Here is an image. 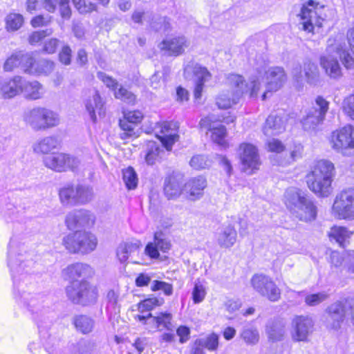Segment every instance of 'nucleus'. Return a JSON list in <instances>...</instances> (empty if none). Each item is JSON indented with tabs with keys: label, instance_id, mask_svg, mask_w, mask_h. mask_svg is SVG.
<instances>
[{
	"label": "nucleus",
	"instance_id": "obj_1",
	"mask_svg": "<svg viewBox=\"0 0 354 354\" xmlns=\"http://www.w3.org/2000/svg\"><path fill=\"white\" fill-rule=\"evenodd\" d=\"M7 264L12 280L15 301L24 308L37 324L41 339H46L51 320L53 301L50 295L36 292L39 278L35 272L32 254L21 239L12 236L8 248Z\"/></svg>",
	"mask_w": 354,
	"mask_h": 354
},
{
	"label": "nucleus",
	"instance_id": "obj_2",
	"mask_svg": "<svg viewBox=\"0 0 354 354\" xmlns=\"http://www.w3.org/2000/svg\"><path fill=\"white\" fill-rule=\"evenodd\" d=\"M328 55H323L320 58V65L326 73L331 78L337 79L342 75V68L336 57L331 53L335 52L344 67L347 69L354 68V58L346 49V45L336 43L335 40L329 39L326 49Z\"/></svg>",
	"mask_w": 354,
	"mask_h": 354
},
{
	"label": "nucleus",
	"instance_id": "obj_3",
	"mask_svg": "<svg viewBox=\"0 0 354 354\" xmlns=\"http://www.w3.org/2000/svg\"><path fill=\"white\" fill-rule=\"evenodd\" d=\"M334 169L333 164L326 160H320L315 165L307 183L309 189L317 196L324 198L331 194Z\"/></svg>",
	"mask_w": 354,
	"mask_h": 354
},
{
	"label": "nucleus",
	"instance_id": "obj_4",
	"mask_svg": "<svg viewBox=\"0 0 354 354\" xmlns=\"http://www.w3.org/2000/svg\"><path fill=\"white\" fill-rule=\"evenodd\" d=\"M286 207L299 220L311 221L317 216V207L313 201L301 189L290 187L285 192Z\"/></svg>",
	"mask_w": 354,
	"mask_h": 354
},
{
	"label": "nucleus",
	"instance_id": "obj_5",
	"mask_svg": "<svg viewBox=\"0 0 354 354\" xmlns=\"http://www.w3.org/2000/svg\"><path fill=\"white\" fill-rule=\"evenodd\" d=\"M226 84L233 89L232 98L228 95L221 94L216 99V104L219 109H229L232 104H236L244 93H249L251 97L257 96V82L252 79V86L249 87L241 75L230 74L226 79ZM260 83L258 82V85Z\"/></svg>",
	"mask_w": 354,
	"mask_h": 354
},
{
	"label": "nucleus",
	"instance_id": "obj_6",
	"mask_svg": "<svg viewBox=\"0 0 354 354\" xmlns=\"http://www.w3.org/2000/svg\"><path fill=\"white\" fill-rule=\"evenodd\" d=\"M62 243L71 253L87 254L96 249L98 240L91 232L76 230L65 236Z\"/></svg>",
	"mask_w": 354,
	"mask_h": 354
},
{
	"label": "nucleus",
	"instance_id": "obj_7",
	"mask_svg": "<svg viewBox=\"0 0 354 354\" xmlns=\"http://www.w3.org/2000/svg\"><path fill=\"white\" fill-rule=\"evenodd\" d=\"M329 109V102L322 96H317L311 106L304 110L300 120L302 129L308 133H315L325 120Z\"/></svg>",
	"mask_w": 354,
	"mask_h": 354
},
{
	"label": "nucleus",
	"instance_id": "obj_8",
	"mask_svg": "<svg viewBox=\"0 0 354 354\" xmlns=\"http://www.w3.org/2000/svg\"><path fill=\"white\" fill-rule=\"evenodd\" d=\"M43 162L47 168L56 172H77L86 166L83 156H74L66 153H54L46 156Z\"/></svg>",
	"mask_w": 354,
	"mask_h": 354
},
{
	"label": "nucleus",
	"instance_id": "obj_9",
	"mask_svg": "<svg viewBox=\"0 0 354 354\" xmlns=\"http://www.w3.org/2000/svg\"><path fill=\"white\" fill-rule=\"evenodd\" d=\"M24 120L35 131H44L59 123V115L46 107L37 106L24 112Z\"/></svg>",
	"mask_w": 354,
	"mask_h": 354
},
{
	"label": "nucleus",
	"instance_id": "obj_10",
	"mask_svg": "<svg viewBox=\"0 0 354 354\" xmlns=\"http://www.w3.org/2000/svg\"><path fill=\"white\" fill-rule=\"evenodd\" d=\"M263 75H266V90L261 95L262 100H265L269 92L277 91L283 86L286 80V76L283 68L281 67H272L268 70H266L265 67L260 68H257V75L251 76L250 78V82L248 83L249 87H251V81L253 78L255 79L257 82H259L260 83V84H257V88L259 87V89L257 90V94L262 87V82L264 80Z\"/></svg>",
	"mask_w": 354,
	"mask_h": 354
},
{
	"label": "nucleus",
	"instance_id": "obj_11",
	"mask_svg": "<svg viewBox=\"0 0 354 354\" xmlns=\"http://www.w3.org/2000/svg\"><path fill=\"white\" fill-rule=\"evenodd\" d=\"M68 299L83 306L94 304L97 299V289L86 280L73 281L66 288Z\"/></svg>",
	"mask_w": 354,
	"mask_h": 354
},
{
	"label": "nucleus",
	"instance_id": "obj_12",
	"mask_svg": "<svg viewBox=\"0 0 354 354\" xmlns=\"http://www.w3.org/2000/svg\"><path fill=\"white\" fill-rule=\"evenodd\" d=\"M61 203L66 206L82 205L88 203L93 197L92 189L88 186L66 184L59 192Z\"/></svg>",
	"mask_w": 354,
	"mask_h": 354
},
{
	"label": "nucleus",
	"instance_id": "obj_13",
	"mask_svg": "<svg viewBox=\"0 0 354 354\" xmlns=\"http://www.w3.org/2000/svg\"><path fill=\"white\" fill-rule=\"evenodd\" d=\"M332 148L345 156L354 155V127L346 125L332 132L330 136Z\"/></svg>",
	"mask_w": 354,
	"mask_h": 354
},
{
	"label": "nucleus",
	"instance_id": "obj_14",
	"mask_svg": "<svg viewBox=\"0 0 354 354\" xmlns=\"http://www.w3.org/2000/svg\"><path fill=\"white\" fill-rule=\"evenodd\" d=\"M227 115H223L218 116V118H214L213 115H209L206 118H202L200 121V126L201 129H206L211 131L212 140L221 146L225 144L226 129L223 125L219 124L215 126V121L223 122L226 124L232 123L235 120V116L231 112L226 113Z\"/></svg>",
	"mask_w": 354,
	"mask_h": 354
},
{
	"label": "nucleus",
	"instance_id": "obj_15",
	"mask_svg": "<svg viewBox=\"0 0 354 354\" xmlns=\"http://www.w3.org/2000/svg\"><path fill=\"white\" fill-rule=\"evenodd\" d=\"M332 211L339 219H354V189H344L337 194Z\"/></svg>",
	"mask_w": 354,
	"mask_h": 354
},
{
	"label": "nucleus",
	"instance_id": "obj_16",
	"mask_svg": "<svg viewBox=\"0 0 354 354\" xmlns=\"http://www.w3.org/2000/svg\"><path fill=\"white\" fill-rule=\"evenodd\" d=\"M134 318L142 324L145 325L146 329L149 331L162 330L163 329L172 331L174 328L171 322L173 315L167 311L158 313L154 316L151 313H148L147 315H136Z\"/></svg>",
	"mask_w": 354,
	"mask_h": 354
},
{
	"label": "nucleus",
	"instance_id": "obj_17",
	"mask_svg": "<svg viewBox=\"0 0 354 354\" xmlns=\"http://www.w3.org/2000/svg\"><path fill=\"white\" fill-rule=\"evenodd\" d=\"M323 8V6L319 7V3L313 0H309L303 4L298 17L304 30L310 32L313 30L315 26L318 27L322 26L323 19L319 15V12Z\"/></svg>",
	"mask_w": 354,
	"mask_h": 354
},
{
	"label": "nucleus",
	"instance_id": "obj_18",
	"mask_svg": "<svg viewBox=\"0 0 354 354\" xmlns=\"http://www.w3.org/2000/svg\"><path fill=\"white\" fill-rule=\"evenodd\" d=\"M185 75L192 73L194 82V95L196 100H200L202 96L204 86L212 78V74L205 66L200 64L190 61L184 67Z\"/></svg>",
	"mask_w": 354,
	"mask_h": 354
},
{
	"label": "nucleus",
	"instance_id": "obj_19",
	"mask_svg": "<svg viewBox=\"0 0 354 354\" xmlns=\"http://www.w3.org/2000/svg\"><path fill=\"white\" fill-rule=\"evenodd\" d=\"M242 169L248 174H252L259 169L260 156L257 147L252 144L243 142L239 149Z\"/></svg>",
	"mask_w": 354,
	"mask_h": 354
},
{
	"label": "nucleus",
	"instance_id": "obj_20",
	"mask_svg": "<svg viewBox=\"0 0 354 354\" xmlns=\"http://www.w3.org/2000/svg\"><path fill=\"white\" fill-rule=\"evenodd\" d=\"M178 128V123L174 121L163 122L156 125V135L167 151L171 149L173 145L179 138Z\"/></svg>",
	"mask_w": 354,
	"mask_h": 354
},
{
	"label": "nucleus",
	"instance_id": "obj_21",
	"mask_svg": "<svg viewBox=\"0 0 354 354\" xmlns=\"http://www.w3.org/2000/svg\"><path fill=\"white\" fill-rule=\"evenodd\" d=\"M95 222V216L91 212L81 209L69 212L65 219L68 230H73L82 227H91Z\"/></svg>",
	"mask_w": 354,
	"mask_h": 354
},
{
	"label": "nucleus",
	"instance_id": "obj_22",
	"mask_svg": "<svg viewBox=\"0 0 354 354\" xmlns=\"http://www.w3.org/2000/svg\"><path fill=\"white\" fill-rule=\"evenodd\" d=\"M314 323L308 316H296L292 321L291 336L295 342H306L313 333Z\"/></svg>",
	"mask_w": 354,
	"mask_h": 354
},
{
	"label": "nucleus",
	"instance_id": "obj_23",
	"mask_svg": "<svg viewBox=\"0 0 354 354\" xmlns=\"http://www.w3.org/2000/svg\"><path fill=\"white\" fill-rule=\"evenodd\" d=\"M214 237L221 248H230L236 243L237 233L232 224L225 223L216 229Z\"/></svg>",
	"mask_w": 354,
	"mask_h": 354
},
{
	"label": "nucleus",
	"instance_id": "obj_24",
	"mask_svg": "<svg viewBox=\"0 0 354 354\" xmlns=\"http://www.w3.org/2000/svg\"><path fill=\"white\" fill-rule=\"evenodd\" d=\"M207 187V180L203 176L189 178L184 185L183 191L190 201H197L202 198Z\"/></svg>",
	"mask_w": 354,
	"mask_h": 354
},
{
	"label": "nucleus",
	"instance_id": "obj_25",
	"mask_svg": "<svg viewBox=\"0 0 354 354\" xmlns=\"http://www.w3.org/2000/svg\"><path fill=\"white\" fill-rule=\"evenodd\" d=\"M25 59L28 62L26 73L33 75H48L54 69V62L45 59L35 60L30 53Z\"/></svg>",
	"mask_w": 354,
	"mask_h": 354
},
{
	"label": "nucleus",
	"instance_id": "obj_26",
	"mask_svg": "<svg viewBox=\"0 0 354 354\" xmlns=\"http://www.w3.org/2000/svg\"><path fill=\"white\" fill-rule=\"evenodd\" d=\"M293 77L297 81H299L304 75L306 81L310 84L317 82L319 77V71L317 66L309 59H306L304 62V68L297 65L292 71Z\"/></svg>",
	"mask_w": 354,
	"mask_h": 354
},
{
	"label": "nucleus",
	"instance_id": "obj_27",
	"mask_svg": "<svg viewBox=\"0 0 354 354\" xmlns=\"http://www.w3.org/2000/svg\"><path fill=\"white\" fill-rule=\"evenodd\" d=\"M93 274L92 268L88 264L76 263L69 265L62 270V275L66 279L78 281L77 279H84L91 277Z\"/></svg>",
	"mask_w": 354,
	"mask_h": 354
},
{
	"label": "nucleus",
	"instance_id": "obj_28",
	"mask_svg": "<svg viewBox=\"0 0 354 354\" xmlns=\"http://www.w3.org/2000/svg\"><path fill=\"white\" fill-rule=\"evenodd\" d=\"M21 81V76H15L12 78L0 77V97L3 99H10L20 94Z\"/></svg>",
	"mask_w": 354,
	"mask_h": 354
},
{
	"label": "nucleus",
	"instance_id": "obj_29",
	"mask_svg": "<svg viewBox=\"0 0 354 354\" xmlns=\"http://www.w3.org/2000/svg\"><path fill=\"white\" fill-rule=\"evenodd\" d=\"M189 44L185 36L179 35L163 40L160 48L167 51L169 55L178 56L184 53Z\"/></svg>",
	"mask_w": 354,
	"mask_h": 354
},
{
	"label": "nucleus",
	"instance_id": "obj_30",
	"mask_svg": "<svg viewBox=\"0 0 354 354\" xmlns=\"http://www.w3.org/2000/svg\"><path fill=\"white\" fill-rule=\"evenodd\" d=\"M85 106L93 122L97 121L96 113L100 116L104 114V103L99 93L95 90L91 91V96L86 100Z\"/></svg>",
	"mask_w": 354,
	"mask_h": 354
},
{
	"label": "nucleus",
	"instance_id": "obj_31",
	"mask_svg": "<svg viewBox=\"0 0 354 354\" xmlns=\"http://www.w3.org/2000/svg\"><path fill=\"white\" fill-rule=\"evenodd\" d=\"M20 86L21 88V93H24L26 98L37 100L44 94L43 86L37 81H26L21 77Z\"/></svg>",
	"mask_w": 354,
	"mask_h": 354
},
{
	"label": "nucleus",
	"instance_id": "obj_32",
	"mask_svg": "<svg viewBox=\"0 0 354 354\" xmlns=\"http://www.w3.org/2000/svg\"><path fill=\"white\" fill-rule=\"evenodd\" d=\"M286 120L279 115L268 116L263 127V133L266 136H277L285 130Z\"/></svg>",
	"mask_w": 354,
	"mask_h": 354
},
{
	"label": "nucleus",
	"instance_id": "obj_33",
	"mask_svg": "<svg viewBox=\"0 0 354 354\" xmlns=\"http://www.w3.org/2000/svg\"><path fill=\"white\" fill-rule=\"evenodd\" d=\"M26 55H30L29 53L17 51L13 53L4 62L3 70L7 72L12 71L15 68L20 67L26 73V66L28 64L25 59Z\"/></svg>",
	"mask_w": 354,
	"mask_h": 354
},
{
	"label": "nucleus",
	"instance_id": "obj_34",
	"mask_svg": "<svg viewBox=\"0 0 354 354\" xmlns=\"http://www.w3.org/2000/svg\"><path fill=\"white\" fill-rule=\"evenodd\" d=\"M181 178L170 176L165 180L164 193L168 199H175L182 193Z\"/></svg>",
	"mask_w": 354,
	"mask_h": 354
},
{
	"label": "nucleus",
	"instance_id": "obj_35",
	"mask_svg": "<svg viewBox=\"0 0 354 354\" xmlns=\"http://www.w3.org/2000/svg\"><path fill=\"white\" fill-rule=\"evenodd\" d=\"M6 198L4 196H0V204H4L1 213L7 222L18 221L23 222L24 221V211L19 210L14 204L6 203Z\"/></svg>",
	"mask_w": 354,
	"mask_h": 354
},
{
	"label": "nucleus",
	"instance_id": "obj_36",
	"mask_svg": "<svg viewBox=\"0 0 354 354\" xmlns=\"http://www.w3.org/2000/svg\"><path fill=\"white\" fill-rule=\"evenodd\" d=\"M266 333L272 342H279L283 339L285 334V323L281 319H274L266 326Z\"/></svg>",
	"mask_w": 354,
	"mask_h": 354
},
{
	"label": "nucleus",
	"instance_id": "obj_37",
	"mask_svg": "<svg viewBox=\"0 0 354 354\" xmlns=\"http://www.w3.org/2000/svg\"><path fill=\"white\" fill-rule=\"evenodd\" d=\"M346 306L342 302H336L328 307V314L333 320V328H337L346 315Z\"/></svg>",
	"mask_w": 354,
	"mask_h": 354
},
{
	"label": "nucleus",
	"instance_id": "obj_38",
	"mask_svg": "<svg viewBox=\"0 0 354 354\" xmlns=\"http://www.w3.org/2000/svg\"><path fill=\"white\" fill-rule=\"evenodd\" d=\"M73 324L76 330L83 334L91 333L94 327V320L87 315H75L73 319Z\"/></svg>",
	"mask_w": 354,
	"mask_h": 354
},
{
	"label": "nucleus",
	"instance_id": "obj_39",
	"mask_svg": "<svg viewBox=\"0 0 354 354\" xmlns=\"http://www.w3.org/2000/svg\"><path fill=\"white\" fill-rule=\"evenodd\" d=\"M59 145V142L55 136L45 137L38 141L33 146V149L36 153H48L53 149H55Z\"/></svg>",
	"mask_w": 354,
	"mask_h": 354
},
{
	"label": "nucleus",
	"instance_id": "obj_40",
	"mask_svg": "<svg viewBox=\"0 0 354 354\" xmlns=\"http://www.w3.org/2000/svg\"><path fill=\"white\" fill-rule=\"evenodd\" d=\"M207 292V288L205 284L199 279L195 281L192 291V299L195 304H201L205 299Z\"/></svg>",
	"mask_w": 354,
	"mask_h": 354
},
{
	"label": "nucleus",
	"instance_id": "obj_41",
	"mask_svg": "<svg viewBox=\"0 0 354 354\" xmlns=\"http://www.w3.org/2000/svg\"><path fill=\"white\" fill-rule=\"evenodd\" d=\"M351 232H350L346 227L341 226H334L330 229L329 236L337 242L340 246H344V242L348 239Z\"/></svg>",
	"mask_w": 354,
	"mask_h": 354
},
{
	"label": "nucleus",
	"instance_id": "obj_42",
	"mask_svg": "<svg viewBox=\"0 0 354 354\" xmlns=\"http://www.w3.org/2000/svg\"><path fill=\"white\" fill-rule=\"evenodd\" d=\"M161 304L162 301L156 297L144 299L136 305L137 310L139 312L138 315H147L148 313H151L150 312L155 307L160 306Z\"/></svg>",
	"mask_w": 354,
	"mask_h": 354
},
{
	"label": "nucleus",
	"instance_id": "obj_43",
	"mask_svg": "<svg viewBox=\"0 0 354 354\" xmlns=\"http://www.w3.org/2000/svg\"><path fill=\"white\" fill-rule=\"evenodd\" d=\"M218 335L213 333L206 337L196 339V344L207 348L209 351H214L218 348Z\"/></svg>",
	"mask_w": 354,
	"mask_h": 354
},
{
	"label": "nucleus",
	"instance_id": "obj_44",
	"mask_svg": "<svg viewBox=\"0 0 354 354\" xmlns=\"http://www.w3.org/2000/svg\"><path fill=\"white\" fill-rule=\"evenodd\" d=\"M122 178L128 189H134L137 187L138 175L133 167H129L122 170Z\"/></svg>",
	"mask_w": 354,
	"mask_h": 354
},
{
	"label": "nucleus",
	"instance_id": "obj_45",
	"mask_svg": "<svg viewBox=\"0 0 354 354\" xmlns=\"http://www.w3.org/2000/svg\"><path fill=\"white\" fill-rule=\"evenodd\" d=\"M163 152L158 144L154 141H149L147 143V151L145 155V160L148 165H153L160 156V153Z\"/></svg>",
	"mask_w": 354,
	"mask_h": 354
},
{
	"label": "nucleus",
	"instance_id": "obj_46",
	"mask_svg": "<svg viewBox=\"0 0 354 354\" xmlns=\"http://www.w3.org/2000/svg\"><path fill=\"white\" fill-rule=\"evenodd\" d=\"M24 23V17L18 13H10L6 18V28L8 31L19 29Z\"/></svg>",
	"mask_w": 354,
	"mask_h": 354
},
{
	"label": "nucleus",
	"instance_id": "obj_47",
	"mask_svg": "<svg viewBox=\"0 0 354 354\" xmlns=\"http://www.w3.org/2000/svg\"><path fill=\"white\" fill-rule=\"evenodd\" d=\"M153 242L156 243L158 250L163 253L168 252L171 247L170 241L162 232H156L154 233Z\"/></svg>",
	"mask_w": 354,
	"mask_h": 354
},
{
	"label": "nucleus",
	"instance_id": "obj_48",
	"mask_svg": "<svg viewBox=\"0 0 354 354\" xmlns=\"http://www.w3.org/2000/svg\"><path fill=\"white\" fill-rule=\"evenodd\" d=\"M106 309L111 314H117L120 312L118 305V293L113 290H110L106 295Z\"/></svg>",
	"mask_w": 354,
	"mask_h": 354
},
{
	"label": "nucleus",
	"instance_id": "obj_49",
	"mask_svg": "<svg viewBox=\"0 0 354 354\" xmlns=\"http://www.w3.org/2000/svg\"><path fill=\"white\" fill-rule=\"evenodd\" d=\"M120 127L123 131V133L120 134L121 138L126 139L138 136L137 131L136 130V124L123 118L120 120Z\"/></svg>",
	"mask_w": 354,
	"mask_h": 354
},
{
	"label": "nucleus",
	"instance_id": "obj_50",
	"mask_svg": "<svg viewBox=\"0 0 354 354\" xmlns=\"http://www.w3.org/2000/svg\"><path fill=\"white\" fill-rule=\"evenodd\" d=\"M266 290L268 294H262L261 295L266 297L271 301H277L280 299L281 290L274 283V282L270 278L269 281L266 280Z\"/></svg>",
	"mask_w": 354,
	"mask_h": 354
},
{
	"label": "nucleus",
	"instance_id": "obj_51",
	"mask_svg": "<svg viewBox=\"0 0 354 354\" xmlns=\"http://www.w3.org/2000/svg\"><path fill=\"white\" fill-rule=\"evenodd\" d=\"M266 290L268 294H262L261 295L266 297L271 301H277L280 299L281 290L274 283V282L270 278L269 281L266 280Z\"/></svg>",
	"mask_w": 354,
	"mask_h": 354
},
{
	"label": "nucleus",
	"instance_id": "obj_52",
	"mask_svg": "<svg viewBox=\"0 0 354 354\" xmlns=\"http://www.w3.org/2000/svg\"><path fill=\"white\" fill-rule=\"evenodd\" d=\"M270 277L263 274H255L251 279V283L254 289L261 295L268 294L266 290V280L269 281Z\"/></svg>",
	"mask_w": 354,
	"mask_h": 354
},
{
	"label": "nucleus",
	"instance_id": "obj_53",
	"mask_svg": "<svg viewBox=\"0 0 354 354\" xmlns=\"http://www.w3.org/2000/svg\"><path fill=\"white\" fill-rule=\"evenodd\" d=\"M190 166L196 170L210 167L211 161L204 155L194 156L189 161Z\"/></svg>",
	"mask_w": 354,
	"mask_h": 354
},
{
	"label": "nucleus",
	"instance_id": "obj_54",
	"mask_svg": "<svg viewBox=\"0 0 354 354\" xmlns=\"http://www.w3.org/2000/svg\"><path fill=\"white\" fill-rule=\"evenodd\" d=\"M329 294L326 291L309 294L305 297V302L308 306H315L326 300Z\"/></svg>",
	"mask_w": 354,
	"mask_h": 354
},
{
	"label": "nucleus",
	"instance_id": "obj_55",
	"mask_svg": "<svg viewBox=\"0 0 354 354\" xmlns=\"http://www.w3.org/2000/svg\"><path fill=\"white\" fill-rule=\"evenodd\" d=\"M241 337L246 344L251 345L256 344L259 339L258 330L252 328H244Z\"/></svg>",
	"mask_w": 354,
	"mask_h": 354
},
{
	"label": "nucleus",
	"instance_id": "obj_56",
	"mask_svg": "<svg viewBox=\"0 0 354 354\" xmlns=\"http://www.w3.org/2000/svg\"><path fill=\"white\" fill-rule=\"evenodd\" d=\"M115 97L127 104H133L136 98L133 93L122 86L115 91Z\"/></svg>",
	"mask_w": 354,
	"mask_h": 354
},
{
	"label": "nucleus",
	"instance_id": "obj_57",
	"mask_svg": "<svg viewBox=\"0 0 354 354\" xmlns=\"http://www.w3.org/2000/svg\"><path fill=\"white\" fill-rule=\"evenodd\" d=\"M304 147L300 143H294L290 149V156L286 161L278 162L279 165L289 164L291 161H295L302 156Z\"/></svg>",
	"mask_w": 354,
	"mask_h": 354
},
{
	"label": "nucleus",
	"instance_id": "obj_58",
	"mask_svg": "<svg viewBox=\"0 0 354 354\" xmlns=\"http://www.w3.org/2000/svg\"><path fill=\"white\" fill-rule=\"evenodd\" d=\"M151 288L153 291L162 290L167 296L173 293L172 285L165 281L155 280L152 282Z\"/></svg>",
	"mask_w": 354,
	"mask_h": 354
},
{
	"label": "nucleus",
	"instance_id": "obj_59",
	"mask_svg": "<svg viewBox=\"0 0 354 354\" xmlns=\"http://www.w3.org/2000/svg\"><path fill=\"white\" fill-rule=\"evenodd\" d=\"M342 109L346 114L354 120V93L344 99Z\"/></svg>",
	"mask_w": 354,
	"mask_h": 354
},
{
	"label": "nucleus",
	"instance_id": "obj_60",
	"mask_svg": "<svg viewBox=\"0 0 354 354\" xmlns=\"http://www.w3.org/2000/svg\"><path fill=\"white\" fill-rule=\"evenodd\" d=\"M90 344L88 341L85 339H80L75 344H72L70 346V349L74 354L84 353L88 351Z\"/></svg>",
	"mask_w": 354,
	"mask_h": 354
},
{
	"label": "nucleus",
	"instance_id": "obj_61",
	"mask_svg": "<svg viewBox=\"0 0 354 354\" xmlns=\"http://www.w3.org/2000/svg\"><path fill=\"white\" fill-rule=\"evenodd\" d=\"M344 270L354 274V250L345 252Z\"/></svg>",
	"mask_w": 354,
	"mask_h": 354
},
{
	"label": "nucleus",
	"instance_id": "obj_62",
	"mask_svg": "<svg viewBox=\"0 0 354 354\" xmlns=\"http://www.w3.org/2000/svg\"><path fill=\"white\" fill-rule=\"evenodd\" d=\"M52 32L53 31L50 29L35 31L30 35L29 42L30 44L35 45L39 42L45 37L51 35Z\"/></svg>",
	"mask_w": 354,
	"mask_h": 354
},
{
	"label": "nucleus",
	"instance_id": "obj_63",
	"mask_svg": "<svg viewBox=\"0 0 354 354\" xmlns=\"http://www.w3.org/2000/svg\"><path fill=\"white\" fill-rule=\"evenodd\" d=\"M143 118L141 111L138 110L124 112V119L135 124L140 123Z\"/></svg>",
	"mask_w": 354,
	"mask_h": 354
},
{
	"label": "nucleus",
	"instance_id": "obj_64",
	"mask_svg": "<svg viewBox=\"0 0 354 354\" xmlns=\"http://www.w3.org/2000/svg\"><path fill=\"white\" fill-rule=\"evenodd\" d=\"M190 333V328L187 326L181 325L176 329V335L179 337L180 344H185L189 339Z\"/></svg>",
	"mask_w": 354,
	"mask_h": 354
}]
</instances>
